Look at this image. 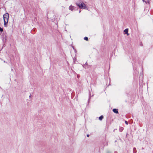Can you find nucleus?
Segmentation results:
<instances>
[{"label": "nucleus", "mask_w": 153, "mask_h": 153, "mask_svg": "<svg viewBox=\"0 0 153 153\" xmlns=\"http://www.w3.org/2000/svg\"><path fill=\"white\" fill-rule=\"evenodd\" d=\"M3 18L4 21V25L5 27H7L8 21L9 18V14L7 13H5L3 15Z\"/></svg>", "instance_id": "nucleus-1"}, {"label": "nucleus", "mask_w": 153, "mask_h": 153, "mask_svg": "<svg viewBox=\"0 0 153 153\" xmlns=\"http://www.w3.org/2000/svg\"><path fill=\"white\" fill-rule=\"evenodd\" d=\"M86 5L84 3H81L80 4V7L79 8L81 9H85L86 8Z\"/></svg>", "instance_id": "nucleus-2"}, {"label": "nucleus", "mask_w": 153, "mask_h": 153, "mask_svg": "<svg viewBox=\"0 0 153 153\" xmlns=\"http://www.w3.org/2000/svg\"><path fill=\"white\" fill-rule=\"evenodd\" d=\"M128 28L124 30V33L125 34H127V36H128L129 35V34L128 33Z\"/></svg>", "instance_id": "nucleus-3"}, {"label": "nucleus", "mask_w": 153, "mask_h": 153, "mask_svg": "<svg viewBox=\"0 0 153 153\" xmlns=\"http://www.w3.org/2000/svg\"><path fill=\"white\" fill-rule=\"evenodd\" d=\"M113 111L116 114L118 113V110L117 109L114 108L113 110Z\"/></svg>", "instance_id": "nucleus-4"}, {"label": "nucleus", "mask_w": 153, "mask_h": 153, "mask_svg": "<svg viewBox=\"0 0 153 153\" xmlns=\"http://www.w3.org/2000/svg\"><path fill=\"white\" fill-rule=\"evenodd\" d=\"M74 8V6H72V5H71L69 6V8L70 10H73Z\"/></svg>", "instance_id": "nucleus-5"}, {"label": "nucleus", "mask_w": 153, "mask_h": 153, "mask_svg": "<svg viewBox=\"0 0 153 153\" xmlns=\"http://www.w3.org/2000/svg\"><path fill=\"white\" fill-rule=\"evenodd\" d=\"M103 115H101L99 117V119L100 120H101L103 118Z\"/></svg>", "instance_id": "nucleus-6"}, {"label": "nucleus", "mask_w": 153, "mask_h": 153, "mask_svg": "<svg viewBox=\"0 0 153 153\" xmlns=\"http://www.w3.org/2000/svg\"><path fill=\"white\" fill-rule=\"evenodd\" d=\"M137 152L136 149L134 147L133 149V153H136Z\"/></svg>", "instance_id": "nucleus-7"}, {"label": "nucleus", "mask_w": 153, "mask_h": 153, "mask_svg": "<svg viewBox=\"0 0 153 153\" xmlns=\"http://www.w3.org/2000/svg\"><path fill=\"white\" fill-rule=\"evenodd\" d=\"M124 128L123 127H120L119 128V131H120L121 132L123 130Z\"/></svg>", "instance_id": "nucleus-8"}, {"label": "nucleus", "mask_w": 153, "mask_h": 153, "mask_svg": "<svg viewBox=\"0 0 153 153\" xmlns=\"http://www.w3.org/2000/svg\"><path fill=\"white\" fill-rule=\"evenodd\" d=\"M81 3H76V5H77V6H78L79 7H80V4H81Z\"/></svg>", "instance_id": "nucleus-9"}, {"label": "nucleus", "mask_w": 153, "mask_h": 153, "mask_svg": "<svg viewBox=\"0 0 153 153\" xmlns=\"http://www.w3.org/2000/svg\"><path fill=\"white\" fill-rule=\"evenodd\" d=\"M7 37L6 36H5V37L4 38V40L6 41L7 40Z\"/></svg>", "instance_id": "nucleus-10"}, {"label": "nucleus", "mask_w": 153, "mask_h": 153, "mask_svg": "<svg viewBox=\"0 0 153 153\" xmlns=\"http://www.w3.org/2000/svg\"><path fill=\"white\" fill-rule=\"evenodd\" d=\"M84 39L86 41H88V38L87 37H85L84 38Z\"/></svg>", "instance_id": "nucleus-11"}, {"label": "nucleus", "mask_w": 153, "mask_h": 153, "mask_svg": "<svg viewBox=\"0 0 153 153\" xmlns=\"http://www.w3.org/2000/svg\"><path fill=\"white\" fill-rule=\"evenodd\" d=\"M145 3H146V4L148 3L149 4H150V1H149V0H147V1H145Z\"/></svg>", "instance_id": "nucleus-12"}, {"label": "nucleus", "mask_w": 153, "mask_h": 153, "mask_svg": "<svg viewBox=\"0 0 153 153\" xmlns=\"http://www.w3.org/2000/svg\"><path fill=\"white\" fill-rule=\"evenodd\" d=\"M3 31V28L0 27V32H2Z\"/></svg>", "instance_id": "nucleus-13"}, {"label": "nucleus", "mask_w": 153, "mask_h": 153, "mask_svg": "<svg viewBox=\"0 0 153 153\" xmlns=\"http://www.w3.org/2000/svg\"><path fill=\"white\" fill-rule=\"evenodd\" d=\"M106 153H111V152L108 150L106 151Z\"/></svg>", "instance_id": "nucleus-14"}, {"label": "nucleus", "mask_w": 153, "mask_h": 153, "mask_svg": "<svg viewBox=\"0 0 153 153\" xmlns=\"http://www.w3.org/2000/svg\"><path fill=\"white\" fill-rule=\"evenodd\" d=\"M125 123H126V124H128V122L127 121L125 120Z\"/></svg>", "instance_id": "nucleus-15"}, {"label": "nucleus", "mask_w": 153, "mask_h": 153, "mask_svg": "<svg viewBox=\"0 0 153 153\" xmlns=\"http://www.w3.org/2000/svg\"><path fill=\"white\" fill-rule=\"evenodd\" d=\"M87 136L88 137H89V134H87Z\"/></svg>", "instance_id": "nucleus-16"}, {"label": "nucleus", "mask_w": 153, "mask_h": 153, "mask_svg": "<svg viewBox=\"0 0 153 153\" xmlns=\"http://www.w3.org/2000/svg\"><path fill=\"white\" fill-rule=\"evenodd\" d=\"M31 96V94H30V95L29 96V97H30Z\"/></svg>", "instance_id": "nucleus-17"}, {"label": "nucleus", "mask_w": 153, "mask_h": 153, "mask_svg": "<svg viewBox=\"0 0 153 153\" xmlns=\"http://www.w3.org/2000/svg\"><path fill=\"white\" fill-rule=\"evenodd\" d=\"M114 153H118L117 152V151H115L114 152Z\"/></svg>", "instance_id": "nucleus-18"}, {"label": "nucleus", "mask_w": 153, "mask_h": 153, "mask_svg": "<svg viewBox=\"0 0 153 153\" xmlns=\"http://www.w3.org/2000/svg\"><path fill=\"white\" fill-rule=\"evenodd\" d=\"M142 1L143 2H145V0H142Z\"/></svg>", "instance_id": "nucleus-19"}, {"label": "nucleus", "mask_w": 153, "mask_h": 153, "mask_svg": "<svg viewBox=\"0 0 153 153\" xmlns=\"http://www.w3.org/2000/svg\"><path fill=\"white\" fill-rule=\"evenodd\" d=\"M108 145V143H107L105 144V145H106V146H107V145Z\"/></svg>", "instance_id": "nucleus-20"}, {"label": "nucleus", "mask_w": 153, "mask_h": 153, "mask_svg": "<svg viewBox=\"0 0 153 153\" xmlns=\"http://www.w3.org/2000/svg\"><path fill=\"white\" fill-rule=\"evenodd\" d=\"M87 62H86L85 63V65H87Z\"/></svg>", "instance_id": "nucleus-21"}, {"label": "nucleus", "mask_w": 153, "mask_h": 153, "mask_svg": "<svg viewBox=\"0 0 153 153\" xmlns=\"http://www.w3.org/2000/svg\"><path fill=\"white\" fill-rule=\"evenodd\" d=\"M81 12V11L80 10L79 11V13H80Z\"/></svg>", "instance_id": "nucleus-22"}, {"label": "nucleus", "mask_w": 153, "mask_h": 153, "mask_svg": "<svg viewBox=\"0 0 153 153\" xmlns=\"http://www.w3.org/2000/svg\"><path fill=\"white\" fill-rule=\"evenodd\" d=\"M4 62H5V61H4Z\"/></svg>", "instance_id": "nucleus-23"}, {"label": "nucleus", "mask_w": 153, "mask_h": 153, "mask_svg": "<svg viewBox=\"0 0 153 153\" xmlns=\"http://www.w3.org/2000/svg\"><path fill=\"white\" fill-rule=\"evenodd\" d=\"M83 67H84V65H83Z\"/></svg>", "instance_id": "nucleus-24"}]
</instances>
